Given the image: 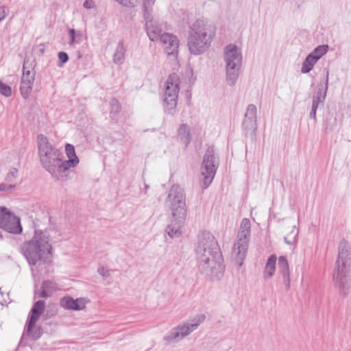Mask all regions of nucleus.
Masks as SVG:
<instances>
[{"label":"nucleus","mask_w":351,"mask_h":351,"mask_svg":"<svg viewBox=\"0 0 351 351\" xmlns=\"http://www.w3.org/2000/svg\"><path fill=\"white\" fill-rule=\"evenodd\" d=\"M256 107L254 104H250L247 107L245 114L244 119L243 121L242 127L245 131V134L254 133L256 130Z\"/></svg>","instance_id":"obj_16"},{"label":"nucleus","mask_w":351,"mask_h":351,"mask_svg":"<svg viewBox=\"0 0 351 351\" xmlns=\"http://www.w3.org/2000/svg\"><path fill=\"white\" fill-rule=\"evenodd\" d=\"M83 6L86 9H91L94 8L95 3L93 0H86L83 3Z\"/></svg>","instance_id":"obj_38"},{"label":"nucleus","mask_w":351,"mask_h":351,"mask_svg":"<svg viewBox=\"0 0 351 351\" xmlns=\"http://www.w3.org/2000/svg\"><path fill=\"white\" fill-rule=\"evenodd\" d=\"M29 60L25 59L23 65V76L21 82V93L24 99H27L32 91L35 80V71L32 63L29 66Z\"/></svg>","instance_id":"obj_14"},{"label":"nucleus","mask_w":351,"mask_h":351,"mask_svg":"<svg viewBox=\"0 0 351 351\" xmlns=\"http://www.w3.org/2000/svg\"><path fill=\"white\" fill-rule=\"evenodd\" d=\"M276 257L274 255L270 256L267 261L265 270L264 278L267 279L271 278L276 271Z\"/></svg>","instance_id":"obj_24"},{"label":"nucleus","mask_w":351,"mask_h":351,"mask_svg":"<svg viewBox=\"0 0 351 351\" xmlns=\"http://www.w3.org/2000/svg\"><path fill=\"white\" fill-rule=\"evenodd\" d=\"M299 230L293 226L291 232L284 237L285 243L288 245H295L298 240Z\"/></svg>","instance_id":"obj_26"},{"label":"nucleus","mask_w":351,"mask_h":351,"mask_svg":"<svg viewBox=\"0 0 351 351\" xmlns=\"http://www.w3.org/2000/svg\"><path fill=\"white\" fill-rule=\"evenodd\" d=\"M8 13L5 7H0V23L7 16Z\"/></svg>","instance_id":"obj_39"},{"label":"nucleus","mask_w":351,"mask_h":351,"mask_svg":"<svg viewBox=\"0 0 351 351\" xmlns=\"http://www.w3.org/2000/svg\"><path fill=\"white\" fill-rule=\"evenodd\" d=\"M162 45L165 53L168 56L177 55L179 47V40L175 35L169 33H163L158 40Z\"/></svg>","instance_id":"obj_18"},{"label":"nucleus","mask_w":351,"mask_h":351,"mask_svg":"<svg viewBox=\"0 0 351 351\" xmlns=\"http://www.w3.org/2000/svg\"><path fill=\"white\" fill-rule=\"evenodd\" d=\"M98 273L103 277H108L110 275V270L102 267L98 269Z\"/></svg>","instance_id":"obj_37"},{"label":"nucleus","mask_w":351,"mask_h":351,"mask_svg":"<svg viewBox=\"0 0 351 351\" xmlns=\"http://www.w3.org/2000/svg\"><path fill=\"white\" fill-rule=\"evenodd\" d=\"M328 50V46L327 45H319L310 53V55L313 56L314 58H317L316 60L318 61L327 53Z\"/></svg>","instance_id":"obj_27"},{"label":"nucleus","mask_w":351,"mask_h":351,"mask_svg":"<svg viewBox=\"0 0 351 351\" xmlns=\"http://www.w3.org/2000/svg\"><path fill=\"white\" fill-rule=\"evenodd\" d=\"M328 75H329V73H328V71H327L324 90L322 92L321 90H319L316 93V95L313 97V101H312V107L313 108L315 107L316 109H317L319 104H323L325 101L326 96V92L328 90Z\"/></svg>","instance_id":"obj_22"},{"label":"nucleus","mask_w":351,"mask_h":351,"mask_svg":"<svg viewBox=\"0 0 351 351\" xmlns=\"http://www.w3.org/2000/svg\"><path fill=\"white\" fill-rule=\"evenodd\" d=\"M65 151L69 158L68 160H77V162L73 167H76L79 163V159L75 154L74 147L71 144H66L65 146ZM71 168H73V167Z\"/></svg>","instance_id":"obj_29"},{"label":"nucleus","mask_w":351,"mask_h":351,"mask_svg":"<svg viewBox=\"0 0 351 351\" xmlns=\"http://www.w3.org/2000/svg\"><path fill=\"white\" fill-rule=\"evenodd\" d=\"M0 228L13 234H20L22 232L19 217L4 207H0Z\"/></svg>","instance_id":"obj_13"},{"label":"nucleus","mask_w":351,"mask_h":351,"mask_svg":"<svg viewBox=\"0 0 351 351\" xmlns=\"http://www.w3.org/2000/svg\"><path fill=\"white\" fill-rule=\"evenodd\" d=\"M316 111H317V109L314 107V108H311V111L310 112V114H309V117L311 119H316Z\"/></svg>","instance_id":"obj_40"},{"label":"nucleus","mask_w":351,"mask_h":351,"mask_svg":"<svg viewBox=\"0 0 351 351\" xmlns=\"http://www.w3.org/2000/svg\"><path fill=\"white\" fill-rule=\"evenodd\" d=\"M316 58H314V57H313V56H311L310 54H308L302 63V68H301V72L302 73H309L313 68L314 65L317 62Z\"/></svg>","instance_id":"obj_25"},{"label":"nucleus","mask_w":351,"mask_h":351,"mask_svg":"<svg viewBox=\"0 0 351 351\" xmlns=\"http://www.w3.org/2000/svg\"><path fill=\"white\" fill-rule=\"evenodd\" d=\"M68 34L69 37V45L70 46H73L75 43H80L82 34L80 32H76L74 29H69Z\"/></svg>","instance_id":"obj_28"},{"label":"nucleus","mask_w":351,"mask_h":351,"mask_svg":"<svg viewBox=\"0 0 351 351\" xmlns=\"http://www.w3.org/2000/svg\"><path fill=\"white\" fill-rule=\"evenodd\" d=\"M251 235V222L247 218H243L239 226L237 240L234 244L232 255L239 266H241L248 248V243Z\"/></svg>","instance_id":"obj_8"},{"label":"nucleus","mask_w":351,"mask_h":351,"mask_svg":"<svg viewBox=\"0 0 351 351\" xmlns=\"http://www.w3.org/2000/svg\"><path fill=\"white\" fill-rule=\"evenodd\" d=\"M143 8V17L152 15V6L155 0H142Z\"/></svg>","instance_id":"obj_30"},{"label":"nucleus","mask_w":351,"mask_h":351,"mask_svg":"<svg viewBox=\"0 0 351 351\" xmlns=\"http://www.w3.org/2000/svg\"><path fill=\"white\" fill-rule=\"evenodd\" d=\"M45 302L44 300L37 301L31 309L29 317L26 333L32 339L36 340L41 337L42 332L40 328H34L36 322L45 310Z\"/></svg>","instance_id":"obj_12"},{"label":"nucleus","mask_w":351,"mask_h":351,"mask_svg":"<svg viewBox=\"0 0 351 351\" xmlns=\"http://www.w3.org/2000/svg\"><path fill=\"white\" fill-rule=\"evenodd\" d=\"M199 270L212 278H219L223 269V258L217 240L208 231H200L195 250Z\"/></svg>","instance_id":"obj_1"},{"label":"nucleus","mask_w":351,"mask_h":351,"mask_svg":"<svg viewBox=\"0 0 351 351\" xmlns=\"http://www.w3.org/2000/svg\"><path fill=\"white\" fill-rule=\"evenodd\" d=\"M0 93L5 97H10L12 94L11 88L0 80Z\"/></svg>","instance_id":"obj_32"},{"label":"nucleus","mask_w":351,"mask_h":351,"mask_svg":"<svg viewBox=\"0 0 351 351\" xmlns=\"http://www.w3.org/2000/svg\"><path fill=\"white\" fill-rule=\"evenodd\" d=\"M90 302L87 298H78L73 299L69 295L62 298L60 300V305L64 309L72 311H80L86 308V305Z\"/></svg>","instance_id":"obj_17"},{"label":"nucleus","mask_w":351,"mask_h":351,"mask_svg":"<svg viewBox=\"0 0 351 351\" xmlns=\"http://www.w3.org/2000/svg\"><path fill=\"white\" fill-rule=\"evenodd\" d=\"M179 90V77L176 73L169 75L165 82L163 101L165 112L172 115L176 111Z\"/></svg>","instance_id":"obj_10"},{"label":"nucleus","mask_w":351,"mask_h":351,"mask_svg":"<svg viewBox=\"0 0 351 351\" xmlns=\"http://www.w3.org/2000/svg\"><path fill=\"white\" fill-rule=\"evenodd\" d=\"M110 110L112 113L117 114L120 111V105L119 101L115 99L110 101Z\"/></svg>","instance_id":"obj_34"},{"label":"nucleus","mask_w":351,"mask_h":351,"mask_svg":"<svg viewBox=\"0 0 351 351\" xmlns=\"http://www.w3.org/2000/svg\"><path fill=\"white\" fill-rule=\"evenodd\" d=\"M278 265L279 273L282 275V277L283 283L286 287V289L288 290L290 288L291 280L289 267L287 258L285 256H280L278 258Z\"/></svg>","instance_id":"obj_19"},{"label":"nucleus","mask_w":351,"mask_h":351,"mask_svg":"<svg viewBox=\"0 0 351 351\" xmlns=\"http://www.w3.org/2000/svg\"><path fill=\"white\" fill-rule=\"evenodd\" d=\"M204 315H197L192 319L180 323L177 326L171 329L169 333L164 337V341L170 343L178 342L195 330L197 327L204 321Z\"/></svg>","instance_id":"obj_9"},{"label":"nucleus","mask_w":351,"mask_h":351,"mask_svg":"<svg viewBox=\"0 0 351 351\" xmlns=\"http://www.w3.org/2000/svg\"><path fill=\"white\" fill-rule=\"evenodd\" d=\"M351 250L349 244L341 240L339 245V254L334 274L335 286L341 294L346 297L351 282Z\"/></svg>","instance_id":"obj_6"},{"label":"nucleus","mask_w":351,"mask_h":351,"mask_svg":"<svg viewBox=\"0 0 351 351\" xmlns=\"http://www.w3.org/2000/svg\"><path fill=\"white\" fill-rule=\"evenodd\" d=\"M58 236V232L53 228L36 230L32 239L21 246V252L28 263L30 265H36L38 262L49 263L52 255L51 242Z\"/></svg>","instance_id":"obj_3"},{"label":"nucleus","mask_w":351,"mask_h":351,"mask_svg":"<svg viewBox=\"0 0 351 351\" xmlns=\"http://www.w3.org/2000/svg\"><path fill=\"white\" fill-rule=\"evenodd\" d=\"M178 139L180 143L184 145L185 147L190 143L191 132L189 127L186 124L182 123L178 128Z\"/></svg>","instance_id":"obj_20"},{"label":"nucleus","mask_w":351,"mask_h":351,"mask_svg":"<svg viewBox=\"0 0 351 351\" xmlns=\"http://www.w3.org/2000/svg\"><path fill=\"white\" fill-rule=\"evenodd\" d=\"M18 174L19 171L17 169L11 168L5 177V180L8 182H14V180H15L17 178Z\"/></svg>","instance_id":"obj_31"},{"label":"nucleus","mask_w":351,"mask_h":351,"mask_svg":"<svg viewBox=\"0 0 351 351\" xmlns=\"http://www.w3.org/2000/svg\"><path fill=\"white\" fill-rule=\"evenodd\" d=\"M145 21V30L151 41H158L163 33L162 25L155 20L153 15L144 17Z\"/></svg>","instance_id":"obj_15"},{"label":"nucleus","mask_w":351,"mask_h":351,"mask_svg":"<svg viewBox=\"0 0 351 351\" xmlns=\"http://www.w3.org/2000/svg\"><path fill=\"white\" fill-rule=\"evenodd\" d=\"M58 290V287L56 282L51 280H45L42 284L40 297H50Z\"/></svg>","instance_id":"obj_21"},{"label":"nucleus","mask_w":351,"mask_h":351,"mask_svg":"<svg viewBox=\"0 0 351 351\" xmlns=\"http://www.w3.org/2000/svg\"><path fill=\"white\" fill-rule=\"evenodd\" d=\"M223 60L226 63V80L228 86L236 84L240 75L243 61L241 49L234 44L224 49Z\"/></svg>","instance_id":"obj_7"},{"label":"nucleus","mask_w":351,"mask_h":351,"mask_svg":"<svg viewBox=\"0 0 351 351\" xmlns=\"http://www.w3.org/2000/svg\"><path fill=\"white\" fill-rule=\"evenodd\" d=\"M58 56L59 60L58 66L61 67L68 61L69 56L66 53L63 51L59 52Z\"/></svg>","instance_id":"obj_35"},{"label":"nucleus","mask_w":351,"mask_h":351,"mask_svg":"<svg viewBox=\"0 0 351 351\" xmlns=\"http://www.w3.org/2000/svg\"><path fill=\"white\" fill-rule=\"evenodd\" d=\"M167 202L171 213V218L165 232L172 239L178 238L182 234L187 212L184 189L178 185L172 186Z\"/></svg>","instance_id":"obj_4"},{"label":"nucleus","mask_w":351,"mask_h":351,"mask_svg":"<svg viewBox=\"0 0 351 351\" xmlns=\"http://www.w3.org/2000/svg\"><path fill=\"white\" fill-rule=\"evenodd\" d=\"M38 155L42 167L58 181H66L71 178V168L77 160H63L62 153L54 147L43 134L37 137Z\"/></svg>","instance_id":"obj_2"},{"label":"nucleus","mask_w":351,"mask_h":351,"mask_svg":"<svg viewBox=\"0 0 351 351\" xmlns=\"http://www.w3.org/2000/svg\"><path fill=\"white\" fill-rule=\"evenodd\" d=\"M215 32L212 25L204 19H197L189 27L187 47L195 56L206 51L211 46Z\"/></svg>","instance_id":"obj_5"},{"label":"nucleus","mask_w":351,"mask_h":351,"mask_svg":"<svg viewBox=\"0 0 351 351\" xmlns=\"http://www.w3.org/2000/svg\"><path fill=\"white\" fill-rule=\"evenodd\" d=\"M217 166L218 161L215 155L214 149L212 147H209L206 152L201 166V174L203 176L201 186L203 189L208 188L213 182Z\"/></svg>","instance_id":"obj_11"},{"label":"nucleus","mask_w":351,"mask_h":351,"mask_svg":"<svg viewBox=\"0 0 351 351\" xmlns=\"http://www.w3.org/2000/svg\"><path fill=\"white\" fill-rule=\"evenodd\" d=\"M123 6L134 8L138 4V0H115Z\"/></svg>","instance_id":"obj_33"},{"label":"nucleus","mask_w":351,"mask_h":351,"mask_svg":"<svg viewBox=\"0 0 351 351\" xmlns=\"http://www.w3.org/2000/svg\"><path fill=\"white\" fill-rule=\"evenodd\" d=\"M126 52V47L123 41L119 42L113 55V61L116 64H122Z\"/></svg>","instance_id":"obj_23"},{"label":"nucleus","mask_w":351,"mask_h":351,"mask_svg":"<svg viewBox=\"0 0 351 351\" xmlns=\"http://www.w3.org/2000/svg\"><path fill=\"white\" fill-rule=\"evenodd\" d=\"M15 188V184L0 183V191H11Z\"/></svg>","instance_id":"obj_36"}]
</instances>
